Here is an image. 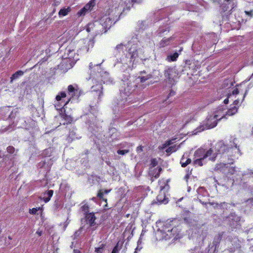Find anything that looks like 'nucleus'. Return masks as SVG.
Masks as SVG:
<instances>
[{"label":"nucleus","instance_id":"nucleus-12","mask_svg":"<svg viewBox=\"0 0 253 253\" xmlns=\"http://www.w3.org/2000/svg\"><path fill=\"white\" fill-rule=\"evenodd\" d=\"M57 107H60V108H57V110H60L61 113H60V116L65 121V123H63V125H69L72 123L73 121V118L71 115H67L65 112L66 110L63 107H60L59 105H56Z\"/></svg>","mask_w":253,"mask_h":253},{"label":"nucleus","instance_id":"nucleus-5","mask_svg":"<svg viewBox=\"0 0 253 253\" xmlns=\"http://www.w3.org/2000/svg\"><path fill=\"white\" fill-rule=\"evenodd\" d=\"M65 58L62 60L61 65L65 68L69 69L72 67V64L75 61L77 60L78 55L76 51H66L64 54Z\"/></svg>","mask_w":253,"mask_h":253},{"label":"nucleus","instance_id":"nucleus-20","mask_svg":"<svg viewBox=\"0 0 253 253\" xmlns=\"http://www.w3.org/2000/svg\"><path fill=\"white\" fill-rule=\"evenodd\" d=\"M24 75V72L21 70H18L15 73L12 75L11 77L10 78V83H13L14 80L17 79L20 77L23 76Z\"/></svg>","mask_w":253,"mask_h":253},{"label":"nucleus","instance_id":"nucleus-23","mask_svg":"<svg viewBox=\"0 0 253 253\" xmlns=\"http://www.w3.org/2000/svg\"><path fill=\"white\" fill-rule=\"evenodd\" d=\"M179 56V54L175 52L172 54L168 55L166 60L169 62L175 61Z\"/></svg>","mask_w":253,"mask_h":253},{"label":"nucleus","instance_id":"nucleus-48","mask_svg":"<svg viewBox=\"0 0 253 253\" xmlns=\"http://www.w3.org/2000/svg\"><path fill=\"white\" fill-rule=\"evenodd\" d=\"M72 97H73L70 96V98L68 99V100L65 103L64 106L62 107L64 108V106L67 105L69 103V102L71 101Z\"/></svg>","mask_w":253,"mask_h":253},{"label":"nucleus","instance_id":"nucleus-27","mask_svg":"<svg viewBox=\"0 0 253 253\" xmlns=\"http://www.w3.org/2000/svg\"><path fill=\"white\" fill-rule=\"evenodd\" d=\"M173 40L172 37L169 38H164L160 42V44L161 47H164L169 44L170 42Z\"/></svg>","mask_w":253,"mask_h":253},{"label":"nucleus","instance_id":"nucleus-50","mask_svg":"<svg viewBox=\"0 0 253 253\" xmlns=\"http://www.w3.org/2000/svg\"><path fill=\"white\" fill-rule=\"evenodd\" d=\"M239 103V100L238 99H236L235 100H234V101L233 102V104L234 105H235V106H236V105H238Z\"/></svg>","mask_w":253,"mask_h":253},{"label":"nucleus","instance_id":"nucleus-31","mask_svg":"<svg viewBox=\"0 0 253 253\" xmlns=\"http://www.w3.org/2000/svg\"><path fill=\"white\" fill-rule=\"evenodd\" d=\"M235 171L236 170L234 167H230L228 165V168H227L226 172H225V174L226 175H232L235 173Z\"/></svg>","mask_w":253,"mask_h":253},{"label":"nucleus","instance_id":"nucleus-41","mask_svg":"<svg viewBox=\"0 0 253 253\" xmlns=\"http://www.w3.org/2000/svg\"><path fill=\"white\" fill-rule=\"evenodd\" d=\"M40 209L37 208H33L32 209H29V212L31 214H36L37 212V211H39Z\"/></svg>","mask_w":253,"mask_h":253},{"label":"nucleus","instance_id":"nucleus-9","mask_svg":"<svg viewBox=\"0 0 253 253\" xmlns=\"http://www.w3.org/2000/svg\"><path fill=\"white\" fill-rule=\"evenodd\" d=\"M213 153V150L211 148L208 150L205 149L200 148L195 151L194 154V159H205L208 157L211 158Z\"/></svg>","mask_w":253,"mask_h":253},{"label":"nucleus","instance_id":"nucleus-58","mask_svg":"<svg viewBox=\"0 0 253 253\" xmlns=\"http://www.w3.org/2000/svg\"><path fill=\"white\" fill-rule=\"evenodd\" d=\"M37 233L39 235L41 236L42 232H37Z\"/></svg>","mask_w":253,"mask_h":253},{"label":"nucleus","instance_id":"nucleus-57","mask_svg":"<svg viewBox=\"0 0 253 253\" xmlns=\"http://www.w3.org/2000/svg\"><path fill=\"white\" fill-rule=\"evenodd\" d=\"M111 253H119V252L116 251L114 250H113Z\"/></svg>","mask_w":253,"mask_h":253},{"label":"nucleus","instance_id":"nucleus-60","mask_svg":"<svg viewBox=\"0 0 253 253\" xmlns=\"http://www.w3.org/2000/svg\"><path fill=\"white\" fill-rule=\"evenodd\" d=\"M68 224V223H66L65 224V227H66L67 226Z\"/></svg>","mask_w":253,"mask_h":253},{"label":"nucleus","instance_id":"nucleus-16","mask_svg":"<svg viewBox=\"0 0 253 253\" xmlns=\"http://www.w3.org/2000/svg\"><path fill=\"white\" fill-rule=\"evenodd\" d=\"M128 56H130L131 61H134L138 56L137 50L135 47L131 46L128 50Z\"/></svg>","mask_w":253,"mask_h":253},{"label":"nucleus","instance_id":"nucleus-22","mask_svg":"<svg viewBox=\"0 0 253 253\" xmlns=\"http://www.w3.org/2000/svg\"><path fill=\"white\" fill-rule=\"evenodd\" d=\"M71 11V8L70 7H68L67 8H64L61 9L58 12V15L59 17L65 16L67 15Z\"/></svg>","mask_w":253,"mask_h":253},{"label":"nucleus","instance_id":"nucleus-15","mask_svg":"<svg viewBox=\"0 0 253 253\" xmlns=\"http://www.w3.org/2000/svg\"><path fill=\"white\" fill-rule=\"evenodd\" d=\"M111 19L107 17H102L100 20V24L105 29H109L111 26Z\"/></svg>","mask_w":253,"mask_h":253},{"label":"nucleus","instance_id":"nucleus-51","mask_svg":"<svg viewBox=\"0 0 253 253\" xmlns=\"http://www.w3.org/2000/svg\"><path fill=\"white\" fill-rule=\"evenodd\" d=\"M111 191V189H109V190H103V193H105L106 194H108L110 191Z\"/></svg>","mask_w":253,"mask_h":253},{"label":"nucleus","instance_id":"nucleus-36","mask_svg":"<svg viewBox=\"0 0 253 253\" xmlns=\"http://www.w3.org/2000/svg\"><path fill=\"white\" fill-rule=\"evenodd\" d=\"M94 0H91L87 4H86L84 6L87 9V10L90 9L92 7H93L94 5Z\"/></svg>","mask_w":253,"mask_h":253},{"label":"nucleus","instance_id":"nucleus-44","mask_svg":"<svg viewBox=\"0 0 253 253\" xmlns=\"http://www.w3.org/2000/svg\"><path fill=\"white\" fill-rule=\"evenodd\" d=\"M136 151L137 153H140L143 151V147L141 145L138 146L136 148Z\"/></svg>","mask_w":253,"mask_h":253},{"label":"nucleus","instance_id":"nucleus-11","mask_svg":"<svg viewBox=\"0 0 253 253\" xmlns=\"http://www.w3.org/2000/svg\"><path fill=\"white\" fill-rule=\"evenodd\" d=\"M158 164L156 159H152L149 170V174L152 178L157 179L158 177V169L155 168Z\"/></svg>","mask_w":253,"mask_h":253},{"label":"nucleus","instance_id":"nucleus-40","mask_svg":"<svg viewBox=\"0 0 253 253\" xmlns=\"http://www.w3.org/2000/svg\"><path fill=\"white\" fill-rule=\"evenodd\" d=\"M84 45L82 47V48H80V50H84L86 52H88L89 50V42H88L87 43L86 42H84Z\"/></svg>","mask_w":253,"mask_h":253},{"label":"nucleus","instance_id":"nucleus-35","mask_svg":"<svg viewBox=\"0 0 253 253\" xmlns=\"http://www.w3.org/2000/svg\"><path fill=\"white\" fill-rule=\"evenodd\" d=\"M87 9L86 8L85 6H84L83 8H82L81 9H80L77 13V15L79 16H81L82 15H84L86 13V12L87 11Z\"/></svg>","mask_w":253,"mask_h":253},{"label":"nucleus","instance_id":"nucleus-4","mask_svg":"<svg viewBox=\"0 0 253 253\" xmlns=\"http://www.w3.org/2000/svg\"><path fill=\"white\" fill-rule=\"evenodd\" d=\"M176 139V138H172L167 140L161 146H159V152L162 154L161 155H166V156H169L179 149V146L172 145L175 142Z\"/></svg>","mask_w":253,"mask_h":253},{"label":"nucleus","instance_id":"nucleus-54","mask_svg":"<svg viewBox=\"0 0 253 253\" xmlns=\"http://www.w3.org/2000/svg\"><path fill=\"white\" fill-rule=\"evenodd\" d=\"M228 101H229L228 99L226 98V99H224L223 102L225 104H227L228 103Z\"/></svg>","mask_w":253,"mask_h":253},{"label":"nucleus","instance_id":"nucleus-7","mask_svg":"<svg viewBox=\"0 0 253 253\" xmlns=\"http://www.w3.org/2000/svg\"><path fill=\"white\" fill-rule=\"evenodd\" d=\"M164 75L166 82L170 85L173 86L176 84L175 78L177 76V73L174 69L171 67L168 68L165 70Z\"/></svg>","mask_w":253,"mask_h":253},{"label":"nucleus","instance_id":"nucleus-52","mask_svg":"<svg viewBox=\"0 0 253 253\" xmlns=\"http://www.w3.org/2000/svg\"><path fill=\"white\" fill-rule=\"evenodd\" d=\"M74 253H81V251L77 249H75L73 251Z\"/></svg>","mask_w":253,"mask_h":253},{"label":"nucleus","instance_id":"nucleus-64","mask_svg":"<svg viewBox=\"0 0 253 253\" xmlns=\"http://www.w3.org/2000/svg\"><path fill=\"white\" fill-rule=\"evenodd\" d=\"M253 86V85H251V87Z\"/></svg>","mask_w":253,"mask_h":253},{"label":"nucleus","instance_id":"nucleus-33","mask_svg":"<svg viewBox=\"0 0 253 253\" xmlns=\"http://www.w3.org/2000/svg\"><path fill=\"white\" fill-rule=\"evenodd\" d=\"M204 159H195L193 161V165L194 166H202L203 165V161Z\"/></svg>","mask_w":253,"mask_h":253},{"label":"nucleus","instance_id":"nucleus-47","mask_svg":"<svg viewBox=\"0 0 253 253\" xmlns=\"http://www.w3.org/2000/svg\"><path fill=\"white\" fill-rule=\"evenodd\" d=\"M239 91L238 89V88H236L235 89H233V90L232 91V94H238L239 93Z\"/></svg>","mask_w":253,"mask_h":253},{"label":"nucleus","instance_id":"nucleus-26","mask_svg":"<svg viewBox=\"0 0 253 253\" xmlns=\"http://www.w3.org/2000/svg\"><path fill=\"white\" fill-rule=\"evenodd\" d=\"M104 193H103V190L100 189L98 191L97 197L102 201L105 202L106 204L105 205V207H107V199L106 198H104Z\"/></svg>","mask_w":253,"mask_h":253},{"label":"nucleus","instance_id":"nucleus-13","mask_svg":"<svg viewBox=\"0 0 253 253\" xmlns=\"http://www.w3.org/2000/svg\"><path fill=\"white\" fill-rule=\"evenodd\" d=\"M240 217L235 214L229 216V224L232 228H236L240 225Z\"/></svg>","mask_w":253,"mask_h":253},{"label":"nucleus","instance_id":"nucleus-59","mask_svg":"<svg viewBox=\"0 0 253 253\" xmlns=\"http://www.w3.org/2000/svg\"><path fill=\"white\" fill-rule=\"evenodd\" d=\"M162 170V169L161 168L159 167V173H160L161 171Z\"/></svg>","mask_w":253,"mask_h":253},{"label":"nucleus","instance_id":"nucleus-2","mask_svg":"<svg viewBox=\"0 0 253 253\" xmlns=\"http://www.w3.org/2000/svg\"><path fill=\"white\" fill-rule=\"evenodd\" d=\"M97 70L98 74H96L93 71L91 74L90 79H91L93 83L95 84L92 86V91L99 92L98 98H101L103 95V84L104 83V81L102 75L103 71L101 67L98 65H97Z\"/></svg>","mask_w":253,"mask_h":253},{"label":"nucleus","instance_id":"nucleus-49","mask_svg":"<svg viewBox=\"0 0 253 253\" xmlns=\"http://www.w3.org/2000/svg\"><path fill=\"white\" fill-rule=\"evenodd\" d=\"M250 85H249L248 86V89H247L246 90L245 92V93H244V96H243V97L242 100H243L244 99V98H245V96H246V94H247L248 91V90H249V89L250 88Z\"/></svg>","mask_w":253,"mask_h":253},{"label":"nucleus","instance_id":"nucleus-38","mask_svg":"<svg viewBox=\"0 0 253 253\" xmlns=\"http://www.w3.org/2000/svg\"><path fill=\"white\" fill-rule=\"evenodd\" d=\"M82 211L84 212V213H89L88 212V209H89V206L87 204H85L83 205L81 208Z\"/></svg>","mask_w":253,"mask_h":253},{"label":"nucleus","instance_id":"nucleus-43","mask_svg":"<svg viewBox=\"0 0 253 253\" xmlns=\"http://www.w3.org/2000/svg\"><path fill=\"white\" fill-rule=\"evenodd\" d=\"M123 47H124V45L123 44L121 43V44H118L116 46V49L118 50H122L123 49Z\"/></svg>","mask_w":253,"mask_h":253},{"label":"nucleus","instance_id":"nucleus-53","mask_svg":"<svg viewBox=\"0 0 253 253\" xmlns=\"http://www.w3.org/2000/svg\"><path fill=\"white\" fill-rule=\"evenodd\" d=\"M133 2L139 3L142 1V0H131Z\"/></svg>","mask_w":253,"mask_h":253},{"label":"nucleus","instance_id":"nucleus-32","mask_svg":"<svg viewBox=\"0 0 253 253\" xmlns=\"http://www.w3.org/2000/svg\"><path fill=\"white\" fill-rule=\"evenodd\" d=\"M105 247V245L102 244L99 247L95 248V252L96 253H103Z\"/></svg>","mask_w":253,"mask_h":253},{"label":"nucleus","instance_id":"nucleus-10","mask_svg":"<svg viewBox=\"0 0 253 253\" xmlns=\"http://www.w3.org/2000/svg\"><path fill=\"white\" fill-rule=\"evenodd\" d=\"M84 219L85 223L88 224L89 227L92 228V230H95L96 229L97 226H96V223L95 222L96 217L94 212L84 213Z\"/></svg>","mask_w":253,"mask_h":253},{"label":"nucleus","instance_id":"nucleus-30","mask_svg":"<svg viewBox=\"0 0 253 253\" xmlns=\"http://www.w3.org/2000/svg\"><path fill=\"white\" fill-rule=\"evenodd\" d=\"M98 65L100 67V64H96V65H94L92 63L90 62L89 64V69L91 70V72H90V74H91V73H93V71L95 72V73L96 74H98V71L97 70V65ZM91 75V74H90V76Z\"/></svg>","mask_w":253,"mask_h":253},{"label":"nucleus","instance_id":"nucleus-21","mask_svg":"<svg viewBox=\"0 0 253 253\" xmlns=\"http://www.w3.org/2000/svg\"><path fill=\"white\" fill-rule=\"evenodd\" d=\"M238 110V107L234 106L233 107H231L226 112L225 115H224L225 117L226 116H231L235 115L237 113Z\"/></svg>","mask_w":253,"mask_h":253},{"label":"nucleus","instance_id":"nucleus-46","mask_svg":"<svg viewBox=\"0 0 253 253\" xmlns=\"http://www.w3.org/2000/svg\"><path fill=\"white\" fill-rule=\"evenodd\" d=\"M113 250H115L116 251H117V252H119V250H120V249H119V243H118L115 245V246L114 247V248L113 249Z\"/></svg>","mask_w":253,"mask_h":253},{"label":"nucleus","instance_id":"nucleus-34","mask_svg":"<svg viewBox=\"0 0 253 253\" xmlns=\"http://www.w3.org/2000/svg\"><path fill=\"white\" fill-rule=\"evenodd\" d=\"M66 96V93L64 91L60 92L56 96V99L57 101H60L62 98H65Z\"/></svg>","mask_w":253,"mask_h":253},{"label":"nucleus","instance_id":"nucleus-56","mask_svg":"<svg viewBox=\"0 0 253 253\" xmlns=\"http://www.w3.org/2000/svg\"><path fill=\"white\" fill-rule=\"evenodd\" d=\"M138 250H140V249H138V247L135 249V251L134 252V253H137V251Z\"/></svg>","mask_w":253,"mask_h":253},{"label":"nucleus","instance_id":"nucleus-18","mask_svg":"<svg viewBox=\"0 0 253 253\" xmlns=\"http://www.w3.org/2000/svg\"><path fill=\"white\" fill-rule=\"evenodd\" d=\"M180 163L181 167L185 168L191 163V160L190 158L186 157L185 154H184L180 160Z\"/></svg>","mask_w":253,"mask_h":253},{"label":"nucleus","instance_id":"nucleus-39","mask_svg":"<svg viewBox=\"0 0 253 253\" xmlns=\"http://www.w3.org/2000/svg\"><path fill=\"white\" fill-rule=\"evenodd\" d=\"M6 150H7V152L10 154H14L15 151V148L12 146H8L7 147Z\"/></svg>","mask_w":253,"mask_h":253},{"label":"nucleus","instance_id":"nucleus-29","mask_svg":"<svg viewBox=\"0 0 253 253\" xmlns=\"http://www.w3.org/2000/svg\"><path fill=\"white\" fill-rule=\"evenodd\" d=\"M46 194L47 195L48 197L43 198V201L45 203L49 202V200H50L51 197L53 196V190H48L47 191Z\"/></svg>","mask_w":253,"mask_h":253},{"label":"nucleus","instance_id":"nucleus-25","mask_svg":"<svg viewBox=\"0 0 253 253\" xmlns=\"http://www.w3.org/2000/svg\"><path fill=\"white\" fill-rule=\"evenodd\" d=\"M252 7H253L252 4H250L247 7L246 9L245 10L246 15L251 18L253 17V8Z\"/></svg>","mask_w":253,"mask_h":253},{"label":"nucleus","instance_id":"nucleus-1","mask_svg":"<svg viewBox=\"0 0 253 253\" xmlns=\"http://www.w3.org/2000/svg\"><path fill=\"white\" fill-rule=\"evenodd\" d=\"M180 226L179 220L176 218L167 220L163 224L162 230L159 229L160 240H168L171 238L177 240L180 238Z\"/></svg>","mask_w":253,"mask_h":253},{"label":"nucleus","instance_id":"nucleus-63","mask_svg":"<svg viewBox=\"0 0 253 253\" xmlns=\"http://www.w3.org/2000/svg\"><path fill=\"white\" fill-rule=\"evenodd\" d=\"M144 73H145V72H144ZM140 73L141 74L142 73V72H140Z\"/></svg>","mask_w":253,"mask_h":253},{"label":"nucleus","instance_id":"nucleus-14","mask_svg":"<svg viewBox=\"0 0 253 253\" xmlns=\"http://www.w3.org/2000/svg\"><path fill=\"white\" fill-rule=\"evenodd\" d=\"M228 164L222 163L217 164L214 168V170L215 171H220L223 173L225 174V172H226L227 168H228Z\"/></svg>","mask_w":253,"mask_h":253},{"label":"nucleus","instance_id":"nucleus-45","mask_svg":"<svg viewBox=\"0 0 253 253\" xmlns=\"http://www.w3.org/2000/svg\"><path fill=\"white\" fill-rule=\"evenodd\" d=\"M46 162L45 161H42L39 163L38 167H40L41 168H42L44 165L45 164Z\"/></svg>","mask_w":253,"mask_h":253},{"label":"nucleus","instance_id":"nucleus-19","mask_svg":"<svg viewBox=\"0 0 253 253\" xmlns=\"http://www.w3.org/2000/svg\"><path fill=\"white\" fill-rule=\"evenodd\" d=\"M79 44L75 41H72L66 47V51H77V45Z\"/></svg>","mask_w":253,"mask_h":253},{"label":"nucleus","instance_id":"nucleus-6","mask_svg":"<svg viewBox=\"0 0 253 253\" xmlns=\"http://www.w3.org/2000/svg\"><path fill=\"white\" fill-rule=\"evenodd\" d=\"M169 189V186L168 184V181L164 184V185H161V189L159 191V204L166 205L169 203V200L168 194Z\"/></svg>","mask_w":253,"mask_h":253},{"label":"nucleus","instance_id":"nucleus-61","mask_svg":"<svg viewBox=\"0 0 253 253\" xmlns=\"http://www.w3.org/2000/svg\"><path fill=\"white\" fill-rule=\"evenodd\" d=\"M171 102L169 101H168V102H166V104L168 103L169 104Z\"/></svg>","mask_w":253,"mask_h":253},{"label":"nucleus","instance_id":"nucleus-42","mask_svg":"<svg viewBox=\"0 0 253 253\" xmlns=\"http://www.w3.org/2000/svg\"><path fill=\"white\" fill-rule=\"evenodd\" d=\"M129 152V150H118L117 152L118 154L124 155L128 153Z\"/></svg>","mask_w":253,"mask_h":253},{"label":"nucleus","instance_id":"nucleus-62","mask_svg":"<svg viewBox=\"0 0 253 253\" xmlns=\"http://www.w3.org/2000/svg\"><path fill=\"white\" fill-rule=\"evenodd\" d=\"M182 198L179 200V201H180Z\"/></svg>","mask_w":253,"mask_h":253},{"label":"nucleus","instance_id":"nucleus-3","mask_svg":"<svg viewBox=\"0 0 253 253\" xmlns=\"http://www.w3.org/2000/svg\"><path fill=\"white\" fill-rule=\"evenodd\" d=\"M222 110L214 112L212 115H208L203 125V130L209 129L215 127L219 121L224 118V114L221 115Z\"/></svg>","mask_w":253,"mask_h":253},{"label":"nucleus","instance_id":"nucleus-17","mask_svg":"<svg viewBox=\"0 0 253 253\" xmlns=\"http://www.w3.org/2000/svg\"><path fill=\"white\" fill-rule=\"evenodd\" d=\"M172 86L170 85L168 87H165V90L168 93L167 97L164 99V102H166L170 97L175 95V91L172 88Z\"/></svg>","mask_w":253,"mask_h":253},{"label":"nucleus","instance_id":"nucleus-24","mask_svg":"<svg viewBox=\"0 0 253 253\" xmlns=\"http://www.w3.org/2000/svg\"><path fill=\"white\" fill-rule=\"evenodd\" d=\"M78 91V90L76 89L73 85L70 84L68 86V93L71 97H73Z\"/></svg>","mask_w":253,"mask_h":253},{"label":"nucleus","instance_id":"nucleus-37","mask_svg":"<svg viewBox=\"0 0 253 253\" xmlns=\"http://www.w3.org/2000/svg\"><path fill=\"white\" fill-rule=\"evenodd\" d=\"M131 89L130 88H126L125 87H124V89H121V92L124 93L126 96H129V95L131 93Z\"/></svg>","mask_w":253,"mask_h":253},{"label":"nucleus","instance_id":"nucleus-8","mask_svg":"<svg viewBox=\"0 0 253 253\" xmlns=\"http://www.w3.org/2000/svg\"><path fill=\"white\" fill-rule=\"evenodd\" d=\"M215 149L216 150V154H213L211 158H209L211 161H214L216 155L218 154H224L228 152L231 150V148H230L227 145H225L222 141L218 142L215 144Z\"/></svg>","mask_w":253,"mask_h":253},{"label":"nucleus","instance_id":"nucleus-55","mask_svg":"<svg viewBox=\"0 0 253 253\" xmlns=\"http://www.w3.org/2000/svg\"><path fill=\"white\" fill-rule=\"evenodd\" d=\"M38 208H39V209H40L39 210V211H41L42 212L43 208H42V207H38Z\"/></svg>","mask_w":253,"mask_h":253},{"label":"nucleus","instance_id":"nucleus-28","mask_svg":"<svg viewBox=\"0 0 253 253\" xmlns=\"http://www.w3.org/2000/svg\"><path fill=\"white\" fill-rule=\"evenodd\" d=\"M150 78L151 76L150 75H147L146 76H139L136 78V81L138 83L140 82V83H144L145 81L149 79Z\"/></svg>","mask_w":253,"mask_h":253}]
</instances>
